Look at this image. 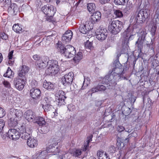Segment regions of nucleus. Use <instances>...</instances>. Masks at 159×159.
Segmentation results:
<instances>
[{"label":"nucleus","instance_id":"f257e3e1","mask_svg":"<svg viewBox=\"0 0 159 159\" xmlns=\"http://www.w3.org/2000/svg\"><path fill=\"white\" fill-rule=\"evenodd\" d=\"M112 70H110L109 74L106 75L102 79L103 84L113 86L116 84V82L121 79L120 75L123 74V70L118 61H115L111 66Z\"/></svg>","mask_w":159,"mask_h":159},{"label":"nucleus","instance_id":"f03ea898","mask_svg":"<svg viewBox=\"0 0 159 159\" xmlns=\"http://www.w3.org/2000/svg\"><path fill=\"white\" fill-rule=\"evenodd\" d=\"M10 114L12 117L8 121V125L10 126H15L17 124L18 121L22 117L23 112L19 110L11 108L10 110Z\"/></svg>","mask_w":159,"mask_h":159},{"label":"nucleus","instance_id":"7ed1b4c3","mask_svg":"<svg viewBox=\"0 0 159 159\" xmlns=\"http://www.w3.org/2000/svg\"><path fill=\"white\" fill-rule=\"evenodd\" d=\"M123 27L122 22L118 20H111L109 22L108 30L115 34L118 33Z\"/></svg>","mask_w":159,"mask_h":159},{"label":"nucleus","instance_id":"20e7f679","mask_svg":"<svg viewBox=\"0 0 159 159\" xmlns=\"http://www.w3.org/2000/svg\"><path fill=\"white\" fill-rule=\"evenodd\" d=\"M48 67L45 71L47 75H50L51 74H56L57 73L59 69V66L57 61L55 60H50L47 62Z\"/></svg>","mask_w":159,"mask_h":159},{"label":"nucleus","instance_id":"39448f33","mask_svg":"<svg viewBox=\"0 0 159 159\" xmlns=\"http://www.w3.org/2000/svg\"><path fill=\"white\" fill-rule=\"evenodd\" d=\"M133 30L132 26H129L122 34L121 38L124 43H127L128 40L132 39V37L135 34L133 33Z\"/></svg>","mask_w":159,"mask_h":159},{"label":"nucleus","instance_id":"423d86ee","mask_svg":"<svg viewBox=\"0 0 159 159\" xmlns=\"http://www.w3.org/2000/svg\"><path fill=\"white\" fill-rule=\"evenodd\" d=\"M41 10L44 14L52 18L56 12V8L53 6L47 4L42 7Z\"/></svg>","mask_w":159,"mask_h":159},{"label":"nucleus","instance_id":"0eeeda50","mask_svg":"<svg viewBox=\"0 0 159 159\" xmlns=\"http://www.w3.org/2000/svg\"><path fill=\"white\" fill-rule=\"evenodd\" d=\"M93 24L89 21H87L85 23L81 24L79 28L80 31L83 34L88 33L93 28Z\"/></svg>","mask_w":159,"mask_h":159},{"label":"nucleus","instance_id":"6e6552de","mask_svg":"<svg viewBox=\"0 0 159 159\" xmlns=\"http://www.w3.org/2000/svg\"><path fill=\"white\" fill-rule=\"evenodd\" d=\"M58 142L54 141L52 144L49 145L47 148L46 150L41 152V155H47V152H58L59 150L57 147Z\"/></svg>","mask_w":159,"mask_h":159},{"label":"nucleus","instance_id":"1a4fd4ad","mask_svg":"<svg viewBox=\"0 0 159 159\" xmlns=\"http://www.w3.org/2000/svg\"><path fill=\"white\" fill-rule=\"evenodd\" d=\"M66 98L64 92L61 90H58L55 94L56 101L59 105L65 104V99Z\"/></svg>","mask_w":159,"mask_h":159},{"label":"nucleus","instance_id":"9d476101","mask_svg":"<svg viewBox=\"0 0 159 159\" xmlns=\"http://www.w3.org/2000/svg\"><path fill=\"white\" fill-rule=\"evenodd\" d=\"M76 52L73 46L68 45L65 47V49L62 55L66 58H71L75 54Z\"/></svg>","mask_w":159,"mask_h":159},{"label":"nucleus","instance_id":"9b49d317","mask_svg":"<svg viewBox=\"0 0 159 159\" xmlns=\"http://www.w3.org/2000/svg\"><path fill=\"white\" fill-rule=\"evenodd\" d=\"M73 77L74 74L72 72L65 75L61 78L63 84L65 86H70L73 81Z\"/></svg>","mask_w":159,"mask_h":159},{"label":"nucleus","instance_id":"f8f14e48","mask_svg":"<svg viewBox=\"0 0 159 159\" xmlns=\"http://www.w3.org/2000/svg\"><path fill=\"white\" fill-rule=\"evenodd\" d=\"M20 130L21 133L20 135L22 139L28 140V138L31 137L30 135L32 132V130L30 127L21 126Z\"/></svg>","mask_w":159,"mask_h":159},{"label":"nucleus","instance_id":"ddd939ff","mask_svg":"<svg viewBox=\"0 0 159 159\" xmlns=\"http://www.w3.org/2000/svg\"><path fill=\"white\" fill-rule=\"evenodd\" d=\"M147 14L142 10L138 12H136L134 18L136 23H142L144 21L146 17H147Z\"/></svg>","mask_w":159,"mask_h":159},{"label":"nucleus","instance_id":"4468645a","mask_svg":"<svg viewBox=\"0 0 159 159\" xmlns=\"http://www.w3.org/2000/svg\"><path fill=\"white\" fill-rule=\"evenodd\" d=\"M6 135L7 137L8 136L9 139L14 141L18 139L20 136L19 131L14 129H10L8 133H6Z\"/></svg>","mask_w":159,"mask_h":159},{"label":"nucleus","instance_id":"2eb2a0df","mask_svg":"<svg viewBox=\"0 0 159 159\" xmlns=\"http://www.w3.org/2000/svg\"><path fill=\"white\" fill-rule=\"evenodd\" d=\"M25 78L18 76L15 80L14 84L16 88L19 90H22L24 88L25 82Z\"/></svg>","mask_w":159,"mask_h":159},{"label":"nucleus","instance_id":"dca6fc26","mask_svg":"<svg viewBox=\"0 0 159 159\" xmlns=\"http://www.w3.org/2000/svg\"><path fill=\"white\" fill-rule=\"evenodd\" d=\"M96 38L99 40L103 41L107 36V31L106 29H99L96 33Z\"/></svg>","mask_w":159,"mask_h":159},{"label":"nucleus","instance_id":"f3484780","mask_svg":"<svg viewBox=\"0 0 159 159\" xmlns=\"http://www.w3.org/2000/svg\"><path fill=\"white\" fill-rule=\"evenodd\" d=\"M37 116L35 113L30 110L26 111L24 115V117L25 119L28 121L33 122L36 120Z\"/></svg>","mask_w":159,"mask_h":159},{"label":"nucleus","instance_id":"a211bd4d","mask_svg":"<svg viewBox=\"0 0 159 159\" xmlns=\"http://www.w3.org/2000/svg\"><path fill=\"white\" fill-rule=\"evenodd\" d=\"M73 33L70 30L66 31L62 37V41L64 43H66L70 42L72 37Z\"/></svg>","mask_w":159,"mask_h":159},{"label":"nucleus","instance_id":"6ab92c4d","mask_svg":"<svg viewBox=\"0 0 159 159\" xmlns=\"http://www.w3.org/2000/svg\"><path fill=\"white\" fill-rule=\"evenodd\" d=\"M40 94V91L39 89L32 88L30 90V94L33 99H36L39 98Z\"/></svg>","mask_w":159,"mask_h":159},{"label":"nucleus","instance_id":"aec40b11","mask_svg":"<svg viewBox=\"0 0 159 159\" xmlns=\"http://www.w3.org/2000/svg\"><path fill=\"white\" fill-rule=\"evenodd\" d=\"M29 70V68L27 66L25 65L22 66L20 69L18 76L25 78V75Z\"/></svg>","mask_w":159,"mask_h":159},{"label":"nucleus","instance_id":"412c9836","mask_svg":"<svg viewBox=\"0 0 159 159\" xmlns=\"http://www.w3.org/2000/svg\"><path fill=\"white\" fill-rule=\"evenodd\" d=\"M101 17V14L100 11H95L91 16V19L92 20V22H91L93 24V23L97 22L100 20Z\"/></svg>","mask_w":159,"mask_h":159},{"label":"nucleus","instance_id":"4be33fe9","mask_svg":"<svg viewBox=\"0 0 159 159\" xmlns=\"http://www.w3.org/2000/svg\"><path fill=\"white\" fill-rule=\"evenodd\" d=\"M43 86L44 88L48 91L53 90L55 88V84L50 82H47L46 80L43 82Z\"/></svg>","mask_w":159,"mask_h":159},{"label":"nucleus","instance_id":"5701e85b","mask_svg":"<svg viewBox=\"0 0 159 159\" xmlns=\"http://www.w3.org/2000/svg\"><path fill=\"white\" fill-rule=\"evenodd\" d=\"M8 10V12L11 13V14L15 15L18 12V7L16 4L12 3L9 6Z\"/></svg>","mask_w":159,"mask_h":159},{"label":"nucleus","instance_id":"b1692460","mask_svg":"<svg viewBox=\"0 0 159 159\" xmlns=\"http://www.w3.org/2000/svg\"><path fill=\"white\" fill-rule=\"evenodd\" d=\"M37 141L31 137L29 138L27 141V145L31 148L36 147L38 144Z\"/></svg>","mask_w":159,"mask_h":159},{"label":"nucleus","instance_id":"393cba45","mask_svg":"<svg viewBox=\"0 0 159 159\" xmlns=\"http://www.w3.org/2000/svg\"><path fill=\"white\" fill-rule=\"evenodd\" d=\"M145 41V37L141 36L139 37L137 41L136 42L135 45L139 49H141L143 46Z\"/></svg>","mask_w":159,"mask_h":159},{"label":"nucleus","instance_id":"a878e982","mask_svg":"<svg viewBox=\"0 0 159 159\" xmlns=\"http://www.w3.org/2000/svg\"><path fill=\"white\" fill-rule=\"evenodd\" d=\"M36 117V120H34V123H36L39 126H44L46 124V122L43 117L37 116Z\"/></svg>","mask_w":159,"mask_h":159},{"label":"nucleus","instance_id":"bb28decb","mask_svg":"<svg viewBox=\"0 0 159 159\" xmlns=\"http://www.w3.org/2000/svg\"><path fill=\"white\" fill-rule=\"evenodd\" d=\"M56 47L60 53L62 55L65 49V47L62 44V43L61 42L58 41L56 45Z\"/></svg>","mask_w":159,"mask_h":159},{"label":"nucleus","instance_id":"cd10ccee","mask_svg":"<svg viewBox=\"0 0 159 159\" xmlns=\"http://www.w3.org/2000/svg\"><path fill=\"white\" fill-rule=\"evenodd\" d=\"M82 151L81 149L75 148L70 152V153L75 157H78L81 155Z\"/></svg>","mask_w":159,"mask_h":159},{"label":"nucleus","instance_id":"c85d7f7f","mask_svg":"<svg viewBox=\"0 0 159 159\" xmlns=\"http://www.w3.org/2000/svg\"><path fill=\"white\" fill-rule=\"evenodd\" d=\"M83 54L81 52L77 53L73 58V60L76 63H78L83 58Z\"/></svg>","mask_w":159,"mask_h":159},{"label":"nucleus","instance_id":"c756f323","mask_svg":"<svg viewBox=\"0 0 159 159\" xmlns=\"http://www.w3.org/2000/svg\"><path fill=\"white\" fill-rule=\"evenodd\" d=\"M96 8V6L94 3H90L88 4L87 9L89 12L92 13L95 11Z\"/></svg>","mask_w":159,"mask_h":159},{"label":"nucleus","instance_id":"7c9ffc66","mask_svg":"<svg viewBox=\"0 0 159 159\" xmlns=\"http://www.w3.org/2000/svg\"><path fill=\"white\" fill-rule=\"evenodd\" d=\"M13 30L15 32L19 33H21L22 31V29L19 24H14L13 26Z\"/></svg>","mask_w":159,"mask_h":159},{"label":"nucleus","instance_id":"2f4dec72","mask_svg":"<svg viewBox=\"0 0 159 159\" xmlns=\"http://www.w3.org/2000/svg\"><path fill=\"white\" fill-rule=\"evenodd\" d=\"M13 75L14 73L10 67H8L6 73L4 74L3 76L6 77L11 78L13 77Z\"/></svg>","mask_w":159,"mask_h":159},{"label":"nucleus","instance_id":"473e14b6","mask_svg":"<svg viewBox=\"0 0 159 159\" xmlns=\"http://www.w3.org/2000/svg\"><path fill=\"white\" fill-rule=\"evenodd\" d=\"M90 79L88 77H84V81L83 86L82 87L81 89L83 90L84 89L85 87H87L90 83Z\"/></svg>","mask_w":159,"mask_h":159},{"label":"nucleus","instance_id":"72a5a7b5","mask_svg":"<svg viewBox=\"0 0 159 159\" xmlns=\"http://www.w3.org/2000/svg\"><path fill=\"white\" fill-rule=\"evenodd\" d=\"M47 65V64L43 61L39 62L37 63V68L39 70H40L44 68Z\"/></svg>","mask_w":159,"mask_h":159},{"label":"nucleus","instance_id":"f704fd0d","mask_svg":"<svg viewBox=\"0 0 159 159\" xmlns=\"http://www.w3.org/2000/svg\"><path fill=\"white\" fill-rule=\"evenodd\" d=\"M128 0H114V2L116 5H124Z\"/></svg>","mask_w":159,"mask_h":159},{"label":"nucleus","instance_id":"c9c22d12","mask_svg":"<svg viewBox=\"0 0 159 159\" xmlns=\"http://www.w3.org/2000/svg\"><path fill=\"white\" fill-rule=\"evenodd\" d=\"M42 107L45 111H49L51 110L52 108V106L50 105V104L43 105Z\"/></svg>","mask_w":159,"mask_h":159},{"label":"nucleus","instance_id":"e433bc0d","mask_svg":"<svg viewBox=\"0 0 159 159\" xmlns=\"http://www.w3.org/2000/svg\"><path fill=\"white\" fill-rule=\"evenodd\" d=\"M114 13L117 17H121L123 15L122 12L120 10H114Z\"/></svg>","mask_w":159,"mask_h":159},{"label":"nucleus","instance_id":"4c0bfd02","mask_svg":"<svg viewBox=\"0 0 159 159\" xmlns=\"http://www.w3.org/2000/svg\"><path fill=\"white\" fill-rule=\"evenodd\" d=\"M98 86H94L89 90L88 93H90L91 96H92V94L93 93L97 92L98 91Z\"/></svg>","mask_w":159,"mask_h":159},{"label":"nucleus","instance_id":"58836bf2","mask_svg":"<svg viewBox=\"0 0 159 159\" xmlns=\"http://www.w3.org/2000/svg\"><path fill=\"white\" fill-rule=\"evenodd\" d=\"M97 86L98 91H104L106 90V88L108 87L101 84H98Z\"/></svg>","mask_w":159,"mask_h":159},{"label":"nucleus","instance_id":"ea45409f","mask_svg":"<svg viewBox=\"0 0 159 159\" xmlns=\"http://www.w3.org/2000/svg\"><path fill=\"white\" fill-rule=\"evenodd\" d=\"M105 152L102 150H99L97 152V155L99 159H101L102 157L105 155Z\"/></svg>","mask_w":159,"mask_h":159},{"label":"nucleus","instance_id":"a19ab883","mask_svg":"<svg viewBox=\"0 0 159 159\" xmlns=\"http://www.w3.org/2000/svg\"><path fill=\"white\" fill-rule=\"evenodd\" d=\"M70 154L68 153H65L60 157V159H69L70 158Z\"/></svg>","mask_w":159,"mask_h":159},{"label":"nucleus","instance_id":"79ce46f5","mask_svg":"<svg viewBox=\"0 0 159 159\" xmlns=\"http://www.w3.org/2000/svg\"><path fill=\"white\" fill-rule=\"evenodd\" d=\"M52 100V98L48 96L44 98V101L45 104H50Z\"/></svg>","mask_w":159,"mask_h":159},{"label":"nucleus","instance_id":"37998d69","mask_svg":"<svg viewBox=\"0 0 159 159\" xmlns=\"http://www.w3.org/2000/svg\"><path fill=\"white\" fill-rule=\"evenodd\" d=\"M137 134L136 132L132 133V134H131L129 135V137L125 139V143L128 142L129 140V137L131 136L135 137L137 136Z\"/></svg>","mask_w":159,"mask_h":159},{"label":"nucleus","instance_id":"c03bdc74","mask_svg":"<svg viewBox=\"0 0 159 159\" xmlns=\"http://www.w3.org/2000/svg\"><path fill=\"white\" fill-rule=\"evenodd\" d=\"M130 110L129 108L125 107L124 110L122 111V113L125 116L127 115L130 112Z\"/></svg>","mask_w":159,"mask_h":159},{"label":"nucleus","instance_id":"a18cd8bd","mask_svg":"<svg viewBox=\"0 0 159 159\" xmlns=\"http://www.w3.org/2000/svg\"><path fill=\"white\" fill-rule=\"evenodd\" d=\"M5 121L2 119H0V133H1L5 125Z\"/></svg>","mask_w":159,"mask_h":159},{"label":"nucleus","instance_id":"49530a36","mask_svg":"<svg viewBox=\"0 0 159 159\" xmlns=\"http://www.w3.org/2000/svg\"><path fill=\"white\" fill-rule=\"evenodd\" d=\"M154 18L155 19H156V23H159V10L158 9L157 11Z\"/></svg>","mask_w":159,"mask_h":159},{"label":"nucleus","instance_id":"de8ad7c7","mask_svg":"<svg viewBox=\"0 0 159 159\" xmlns=\"http://www.w3.org/2000/svg\"><path fill=\"white\" fill-rule=\"evenodd\" d=\"M85 45L86 48L90 49L92 47V43L91 42L87 41L85 43Z\"/></svg>","mask_w":159,"mask_h":159},{"label":"nucleus","instance_id":"09e8293b","mask_svg":"<svg viewBox=\"0 0 159 159\" xmlns=\"http://www.w3.org/2000/svg\"><path fill=\"white\" fill-rule=\"evenodd\" d=\"M116 148L114 146H111L109 149V151L111 153H114L116 151Z\"/></svg>","mask_w":159,"mask_h":159},{"label":"nucleus","instance_id":"8fccbe9b","mask_svg":"<svg viewBox=\"0 0 159 159\" xmlns=\"http://www.w3.org/2000/svg\"><path fill=\"white\" fill-rule=\"evenodd\" d=\"M1 38L3 39L6 40L8 38V36L5 33H0V39Z\"/></svg>","mask_w":159,"mask_h":159},{"label":"nucleus","instance_id":"3c124183","mask_svg":"<svg viewBox=\"0 0 159 159\" xmlns=\"http://www.w3.org/2000/svg\"><path fill=\"white\" fill-rule=\"evenodd\" d=\"M157 28V27L156 25H154L152 26L151 30V34L152 35H154L156 31Z\"/></svg>","mask_w":159,"mask_h":159},{"label":"nucleus","instance_id":"603ef678","mask_svg":"<svg viewBox=\"0 0 159 159\" xmlns=\"http://www.w3.org/2000/svg\"><path fill=\"white\" fill-rule=\"evenodd\" d=\"M37 82L35 80H32L31 83L30 85L32 88H34L37 85Z\"/></svg>","mask_w":159,"mask_h":159},{"label":"nucleus","instance_id":"864d4df0","mask_svg":"<svg viewBox=\"0 0 159 159\" xmlns=\"http://www.w3.org/2000/svg\"><path fill=\"white\" fill-rule=\"evenodd\" d=\"M5 113L4 109L0 107V118L2 117L5 115Z\"/></svg>","mask_w":159,"mask_h":159},{"label":"nucleus","instance_id":"5fc2aeb1","mask_svg":"<svg viewBox=\"0 0 159 159\" xmlns=\"http://www.w3.org/2000/svg\"><path fill=\"white\" fill-rule=\"evenodd\" d=\"M3 84L5 87L7 88H10L11 87V84L9 82L5 80L3 82Z\"/></svg>","mask_w":159,"mask_h":159},{"label":"nucleus","instance_id":"6e6d98bb","mask_svg":"<svg viewBox=\"0 0 159 159\" xmlns=\"http://www.w3.org/2000/svg\"><path fill=\"white\" fill-rule=\"evenodd\" d=\"M5 5L6 7H8L9 6L11 5L12 4L11 3V0H6L5 2Z\"/></svg>","mask_w":159,"mask_h":159},{"label":"nucleus","instance_id":"4d7b16f0","mask_svg":"<svg viewBox=\"0 0 159 159\" xmlns=\"http://www.w3.org/2000/svg\"><path fill=\"white\" fill-rule=\"evenodd\" d=\"M117 130L120 132H121L125 130V128L122 126H118L117 127Z\"/></svg>","mask_w":159,"mask_h":159},{"label":"nucleus","instance_id":"13d9d810","mask_svg":"<svg viewBox=\"0 0 159 159\" xmlns=\"http://www.w3.org/2000/svg\"><path fill=\"white\" fill-rule=\"evenodd\" d=\"M13 53V51H11L8 54V57L9 60H12Z\"/></svg>","mask_w":159,"mask_h":159},{"label":"nucleus","instance_id":"bf43d9fd","mask_svg":"<svg viewBox=\"0 0 159 159\" xmlns=\"http://www.w3.org/2000/svg\"><path fill=\"white\" fill-rule=\"evenodd\" d=\"M33 59L36 61H38L40 60L41 58L40 57L37 55H35L33 56Z\"/></svg>","mask_w":159,"mask_h":159},{"label":"nucleus","instance_id":"052dcab7","mask_svg":"<svg viewBox=\"0 0 159 159\" xmlns=\"http://www.w3.org/2000/svg\"><path fill=\"white\" fill-rule=\"evenodd\" d=\"M48 57L47 56H44L42 58V61L44 62L45 63L47 64Z\"/></svg>","mask_w":159,"mask_h":159},{"label":"nucleus","instance_id":"680f3d73","mask_svg":"<svg viewBox=\"0 0 159 159\" xmlns=\"http://www.w3.org/2000/svg\"><path fill=\"white\" fill-rule=\"evenodd\" d=\"M93 137L92 135H90L88 137V140L86 142L87 143H89L92 141V138Z\"/></svg>","mask_w":159,"mask_h":159},{"label":"nucleus","instance_id":"e2e57ef3","mask_svg":"<svg viewBox=\"0 0 159 159\" xmlns=\"http://www.w3.org/2000/svg\"><path fill=\"white\" fill-rule=\"evenodd\" d=\"M110 0H100V2L102 4H105L107 3Z\"/></svg>","mask_w":159,"mask_h":159},{"label":"nucleus","instance_id":"0e129e2a","mask_svg":"<svg viewBox=\"0 0 159 159\" xmlns=\"http://www.w3.org/2000/svg\"><path fill=\"white\" fill-rule=\"evenodd\" d=\"M131 125L129 126V129H128L127 128H126L125 129V131L127 132L128 133H130L132 131V129H131Z\"/></svg>","mask_w":159,"mask_h":159},{"label":"nucleus","instance_id":"69168bd1","mask_svg":"<svg viewBox=\"0 0 159 159\" xmlns=\"http://www.w3.org/2000/svg\"><path fill=\"white\" fill-rule=\"evenodd\" d=\"M89 145V143H87L86 142V144H84V148L83 149V151H85L87 150V147Z\"/></svg>","mask_w":159,"mask_h":159},{"label":"nucleus","instance_id":"338daca9","mask_svg":"<svg viewBox=\"0 0 159 159\" xmlns=\"http://www.w3.org/2000/svg\"><path fill=\"white\" fill-rule=\"evenodd\" d=\"M3 59V57L2 54L0 53V64L2 61Z\"/></svg>","mask_w":159,"mask_h":159},{"label":"nucleus","instance_id":"774afa93","mask_svg":"<svg viewBox=\"0 0 159 159\" xmlns=\"http://www.w3.org/2000/svg\"><path fill=\"white\" fill-rule=\"evenodd\" d=\"M53 36V35H49L47 37L46 39L47 40H50L51 38Z\"/></svg>","mask_w":159,"mask_h":159}]
</instances>
